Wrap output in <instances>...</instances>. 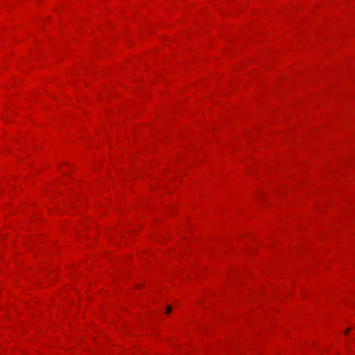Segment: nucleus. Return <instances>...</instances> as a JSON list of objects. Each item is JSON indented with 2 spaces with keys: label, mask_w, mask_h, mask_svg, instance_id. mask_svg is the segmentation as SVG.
I'll list each match as a JSON object with an SVG mask.
<instances>
[{
  "label": "nucleus",
  "mask_w": 355,
  "mask_h": 355,
  "mask_svg": "<svg viewBox=\"0 0 355 355\" xmlns=\"http://www.w3.org/2000/svg\"><path fill=\"white\" fill-rule=\"evenodd\" d=\"M172 311V308L171 306H167L166 307V313L169 314Z\"/></svg>",
  "instance_id": "1"
},
{
  "label": "nucleus",
  "mask_w": 355,
  "mask_h": 355,
  "mask_svg": "<svg viewBox=\"0 0 355 355\" xmlns=\"http://www.w3.org/2000/svg\"><path fill=\"white\" fill-rule=\"evenodd\" d=\"M349 330H350L349 329H347L346 330V331H345V334H347V333L349 331Z\"/></svg>",
  "instance_id": "2"
}]
</instances>
